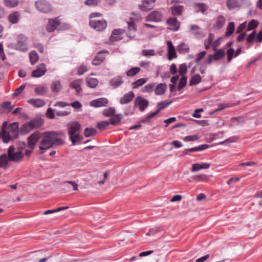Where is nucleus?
<instances>
[{
    "label": "nucleus",
    "instance_id": "obj_35",
    "mask_svg": "<svg viewBox=\"0 0 262 262\" xmlns=\"http://www.w3.org/2000/svg\"><path fill=\"white\" fill-rule=\"evenodd\" d=\"M172 103V101H170L168 102H165L164 101H161L159 102L157 104V107H158V109L156 111L153 112L154 113H156V115L160 112V111L162 110L165 108L167 106H168L169 105L171 104Z\"/></svg>",
    "mask_w": 262,
    "mask_h": 262
},
{
    "label": "nucleus",
    "instance_id": "obj_61",
    "mask_svg": "<svg viewBox=\"0 0 262 262\" xmlns=\"http://www.w3.org/2000/svg\"><path fill=\"white\" fill-rule=\"evenodd\" d=\"M56 111L54 110L52 108H48L47 111L46 115L50 119H54L55 115L54 112H56Z\"/></svg>",
    "mask_w": 262,
    "mask_h": 262
},
{
    "label": "nucleus",
    "instance_id": "obj_12",
    "mask_svg": "<svg viewBox=\"0 0 262 262\" xmlns=\"http://www.w3.org/2000/svg\"><path fill=\"white\" fill-rule=\"evenodd\" d=\"M190 31L196 38H202L204 37V33L201 30L199 26L196 25H190L189 26Z\"/></svg>",
    "mask_w": 262,
    "mask_h": 262
},
{
    "label": "nucleus",
    "instance_id": "obj_11",
    "mask_svg": "<svg viewBox=\"0 0 262 262\" xmlns=\"http://www.w3.org/2000/svg\"><path fill=\"white\" fill-rule=\"evenodd\" d=\"M61 29V24L58 18L50 19L47 26V30L51 32L55 30H59Z\"/></svg>",
    "mask_w": 262,
    "mask_h": 262
},
{
    "label": "nucleus",
    "instance_id": "obj_51",
    "mask_svg": "<svg viewBox=\"0 0 262 262\" xmlns=\"http://www.w3.org/2000/svg\"><path fill=\"white\" fill-rule=\"evenodd\" d=\"M142 55L146 57H149L150 56H153L155 55V51L154 49L150 50H143L141 51Z\"/></svg>",
    "mask_w": 262,
    "mask_h": 262
},
{
    "label": "nucleus",
    "instance_id": "obj_38",
    "mask_svg": "<svg viewBox=\"0 0 262 262\" xmlns=\"http://www.w3.org/2000/svg\"><path fill=\"white\" fill-rule=\"evenodd\" d=\"M201 81V76L199 74H196L191 77L189 81V85L190 86L196 85L199 84Z\"/></svg>",
    "mask_w": 262,
    "mask_h": 262
},
{
    "label": "nucleus",
    "instance_id": "obj_45",
    "mask_svg": "<svg viewBox=\"0 0 262 262\" xmlns=\"http://www.w3.org/2000/svg\"><path fill=\"white\" fill-rule=\"evenodd\" d=\"M213 55V59L218 60L222 58L225 56V51L223 49H220L215 52Z\"/></svg>",
    "mask_w": 262,
    "mask_h": 262
},
{
    "label": "nucleus",
    "instance_id": "obj_18",
    "mask_svg": "<svg viewBox=\"0 0 262 262\" xmlns=\"http://www.w3.org/2000/svg\"><path fill=\"white\" fill-rule=\"evenodd\" d=\"M167 24L171 27L170 30L177 31L179 29L180 24L175 17H170L167 20Z\"/></svg>",
    "mask_w": 262,
    "mask_h": 262
},
{
    "label": "nucleus",
    "instance_id": "obj_55",
    "mask_svg": "<svg viewBox=\"0 0 262 262\" xmlns=\"http://www.w3.org/2000/svg\"><path fill=\"white\" fill-rule=\"evenodd\" d=\"M156 115V113H151L149 115H148L146 117L142 118L140 120V122L142 123L148 122L150 121V120L154 117Z\"/></svg>",
    "mask_w": 262,
    "mask_h": 262
},
{
    "label": "nucleus",
    "instance_id": "obj_1",
    "mask_svg": "<svg viewBox=\"0 0 262 262\" xmlns=\"http://www.w3.org/2000/svg\"><path fill=\"white\" fill-rule=\"evenodd\" d=\"M18 127V123L15 122L9 125L7 130L3 132L1 137L4 143H8L17 138L19 131Z\"/></svg>",
    "mask_w": 262,
    "mask_h": 262
},
{
    "label": "nucleus",
    "instance_id": "obj_23",
    "mask_svg": "<svg viewBox=\"0 0 262 262\" xmlns=\"http://www.w3.org/2000/svg\"><path fill=\"white\" fill-rule=\"evenodd\" d=\"M28 103L35 107H40L45 105L43 100L38 98H31L27 100Z\"/></svg>",
    "mask_w": 262,
    "mask_h": 262
},
{
    "label": "nucleus",
    "instance_id": "obj_40",
    "mask_svg": "<svg viewBox=\"0 0 262 262\" xmlns=\"http://www.w3.org/2000/svg\"><path fill=\"white\" fill-rule=\"evenodd\" d=\"M235 26L233 22H230L228 23L227 27V30L225 33L226 36L231 35L234 31Z\"/></svg>",
    "mask_w": 262,
    "mask_h": 262
},
{
    "label": "nucleus",
    "instance_id": "obj_37",
    "mask_svg": "<svg viewBox=\"0 0 262 262\" xmlns=\"http://www.w3.org/2000/svg\"><path fill=\"white\" fill-rule=\"evenodd\" d=\"M34 92L37 95L43 96L48 92V88L44 86H39L34 89Z\"/></svg>",
    "mask_w": 262,
    "mask_h": 262
},
{
    "label": "nucleus",
    "instance_id": "obj_41",
    "mask_svg": "<svg viewBox=\"0 0 262 262\" xmlns=\"http://www.w3.org/2000/svg\"><path fill=\"white\" fill-rule=\"evenodd\" d=\"M214 38V35L213 34L210 33L207 39L205 41V47L206 49H209L211 45H212L213 40Z\"/></svg>",
    "mask_w": 262,
    "mask_h": 262
},
{
    "label": "nucleus",
    "instance_id": "obj_39",
    "mask_svg": "<svg viewBox=\"0 0 262 262\" xmlns=\"http://www.w3.org/2000/svg\"><path fill=\"white\" fill-rule=\"evenodd\" d=\"M30 62L32 65H34L38 60V55L36 51H32L29 54Z\"/></svg>",
    "mask_w": 262,
    "mask_h": 262
},
{
    "label": "nucleus",
    "instance_id": "obj_64",
    "mask_svg": "<svg viewBox=\"0 0 262 262\" xmlns=\"http://www.w3.org/2000/svg\"><path fill=\"white\" fill-rule=\"evenodd\" d=\"M255 41L259 43L262 42V29L255 36Z\"/></svg>",
    "mask_w": 262,
    "mask_h": 262
},
{
    "label": "nucleus",
    "instance_id": "obj_36",
    "mask_svg": "<svg viewBox=\"0 0 262 262\" xmlns=\"http://www.w3.org/2000/svg\"><path fill=\"white\" fill-rule=\"evenodd\" d=\"M171 13L173 15H180L183 10V6L180 5L174 6L171 7Z\"/></svg>",
    "mask_w": 262,
    "mask_h": 262
},
{
    "label": "nucleus",
    "instance_id": "obj_5",
    "mask_svg": "<svg viewBox=\"0 0 262 262\" xmlns=\"http://www.w3.org/2000/svg\"><path fill=\"white\" fill-rule=\"evenodd\" d=\"M8 155L10 161L19 162L24 157V154L21 150H18L15 151V148L14 145H11L8 150Z\"/></svg>",
    "mask_w": 262,
    "mask_h": 262
},
{
    "label": "nucleus",
    "instance_id": "obj_33",
    "mask_svg": "<svg viewBox=\"0 0 262 262\" xmlns=\"http://www.w3.org/2000/svg\"><path fill=\"white\" fill-rule=\"evenodd\" d=\"M62 88L61 82L59 80H55L51 85L52 91L54 93L59 92Z\"/></svg>",
    "mask_w": 262,
    "mask_h": 262
},
{
    "label": "nucleus",
    "instance_id": "obj_62",
    "mask_svg": "<svg viewBox=\"0 0 262 262\" xmlns=\"http://www.w3.org/2000/svg\"><path fill=\"white\" fill-rule=\"evenodd\" d=\"M199 139L196 135H189L185 137L184 141L186 142L193 141L197 140Z\"/></svg>",
    "mask_w": 262,
    "mask_h": 262
},
{
    "label": "nucleus",
    "instance_id": "obj_17",
    "mask_svg": "<svg viewBox=\"0 0 262 262\" xmlns=\"http://www.w3.org/2000/svg\"><path fill=\"white\" fill-rule=\"evenodd\" d=\"M135 97L133 92L130 91L124 94L120 99L119 102L121 104H125L130 102Z\"/></svg>",
    "mask_w": 262,
    "mask_h": 262
},
{
    "label": "nucleus",
    "instance_id": "obj_50",
    "mask_svg": "<svg viewBox=\"0 0 262 262\" xmlns=\"http://www.w3.org/2000/svg\"><path fill=\"white\" fill-rule=\"evenodd\" d=\"M115 113V108L114 107H110L105 109L103 112V115L106 117L113 116Z\"/></svg>",
    "mask_w": 262,
    "mask_h": 262
},
{
    "label": "nucleus",
    "instance_id": "obj_26",
    "mask_svg": "<svg viewBox=\"0 0 262 262\" xmlns=\"http://www.w3.org/2000/svg\"><path fill=\"white\" fill-rule=\"evenodd\" d=\"M30 122H27L25 123L20 128V133L23 134H27L33 129Z\"/></svg>",
    "mask_w": 262,
    "mask_h": 262
},
{
    "label": "nucleus",
    "instance_id": "obj_29",
    "mask_svg": "<svg viewBox=\"0 0 262 262\" xmlns=\"http://www.w3.org/2000/svg\"><path fill=\"white\" fill-rule=\"evenodd\" d=\"M30 122L32 125L33 129L40 127L44 123L43 120L39 117L34 118Z\"/></svg>",
    "mask_w": 262,
    "mask_h": 262
},
{
    "label": "nucleus",
    "instance_id": "obj_3",
    "mask_svg": "<svg viewBox=\"0 0 262 262\" xmlns=\"http://www.w3.org/2000/svg\"><path fill=\"white\" fill-rule=\"evenodd\" d=\"M54 133L52 132H47L41 133L42 139L39 144L38 147L41 150V153H44L45 151L53 146V138Z\"/></svg>",
    "mask_w": 262,
    "mask_h": 262
},
{
    "label": "nucleus",
    "instance_id": "obj_20",
    "mask_svg": "<svg viewBox=\"0 0 262 262\" xmlns=\"http://www.w3.org/2000/svg\"><path fill=\"white\" fill-rule=\"evenodd\" d=\"M124 31L123 29H119L114 30L111 36L110 40L112 41H116L121 39V35L123 34Z\"/></svg>",
    "mask_w": 262,
    "mask_h": 262
},
{
    "label": "nucleus",
    "instance_id": "obj_57",
    "mask_svg": "<svg viewBox=\"0 0 262 262\" xmlns=\"http://www.w3.org/2000/svg\"><path fill=\"white\" fill-rule=\"evenodd\" d=\"M1 106L4 109L8 108L9 111L11 110L14 107V106L11 105V102L10 101L2 103Z\"/></svg>",
    "mask_w": 262,
    "mask_h": 262
},
{
    "label": "nucleus",
    "instance_id": "obj_34",
    "mask_svg": "<svg viewBox=\"0 0 262 262\" xmlns=\"http://www.w3.org/2000/svg\"><path fill=\"white\" fill-rule=\"evenodd\" d=\"M86 83L88 86L95 88L98 84V80L95 78L88 77L86 79Z\"/></svg>",
    "mask_w": 262,
    "mask_h": 262
},
{
    "label": "nucleus",
    "instance_id": "obj_43",
    "mask_svg": "<svg viewBox=\"0 0 262 262\" xmlns=\"http://www.w3.org/2000/svg\"><path fill=\"white\" fill-rule=\"evenodd\" d=\"M18 3V0H4L5 5L9 8H13L17 6Z\"/></svg>",
    "mask_w": 262,
    "mask_h": 262
},
{
    "label": "nucleus",
    "instance_id": "obj_22",
    "mask_svg": "<svg viewBox=\"0 0 262 262\" xmlns=\"http://www.w3.org/2000/svg\"><path fill=\"white\" fill-rule=\"evenodd\" d=\"M225 22V17L222 15H220L217 17L213 28L216 30H220L224 26Z\"/></svg>",
    "mask_w": 262,
    "mask_h": 262
},
{
    "label": "nucleus",
    "instance_id": "obj_48",
    "mask_svg": "<svg viewBox=\"0 0 262 262\" xmlns=\"http://www.w3.org/2000/svg\"><path fill=\"white\" fill-rule=\"evenodd\" d=\"M259 25V21L256 19L251 20L248 25L247 30L248 31L252 30L256 28Z\"/></svg>",
    "mask_w": 262,
    "mask_h": 262
},
{
    "label": "nucleus",
    "instance_id": "obj_16",
    "mask_svg": "<svg viewBox=\"0 0 262 262\" xmlns=\"http://www.w3.org/2000/svg\"><path fill=\"white\" fill-rule=\"evenodd\" d=\"M194 11L196 13H201L203 14H206V11L209 7L204 3H195L193 5Z\"/></svg>",
    "mask_w": 262,
    "mask_h": 262
},
{
    "label": "nucleus",
    "instance_id": "obj_47",
    "mask_svg": "<svg viewBox=\"0 0 262 262\" xmlns=\"http://www.w3.org/2000/svg\"><path fill=\"white\" fill-rule=\"evenodd\" d=\"M147 81V79L142 78L139 79L133 83V88L137 89L139 86L143 85Z\"/></svg>",
    "mask_w": 262,
    "mask_h": 262
},
{
    "label": "nucleus",
    "instance_id": "obj_6",
    "mask_svg": "<svg viewBox=\"0 0 262 262\" xmlns=\"http://www.w3.org/2000/svg\"><path fill=\"white\" fill-rule=\"evenodd\" d=\"M27 37L25 35L21 34L18 35L17 42L15 45L16 49L21 52H26L27 50Z\"/></svg>",
    "mask_w": 262,
    "mask_h": 262
},
{
    "label": "nucleus",
    "instance_id": "obj_4",
    "mask_svg": "<svg viewBox=\"0 0 262 262\" xmlns=\"http://www.w3.org/2000/svg\"><path fill=\"white\" fill-rule=\"evenodd\" d=\"M100 15L101 14L99 13H93L90 16V26L97 31H102L107 26V23L105 20L93 19Z\"/></svg>",
    "mask_w": 262,
    "mask_h": 262
},
{
    "label": "nucleus",
    "instance_id": "obj_44",
    "mask_svg": "<svg viewBox=\"0 0 262 262\" xmlns=\"http://www.w3.org/2000/svg\"><path fill=\"white\" fill-rule=\"evenodd\" d=\"M53 132L54 133L53 136H52V138H53L52 141H53V145H60L63 144V141H62V140L60 138H58L57 137V136L58 135H59V134L58 133H57L56 132Z\"/></svg>",
    "mask_w": 262,
    "mask_h": 262
},
{
    "label": "nucleus",
    "instance_id": "obj_9",
    "mask_svg": "<svg viewBox=\"0 0 262 262\" xmlns=\"http://www.w3.org/2000/svg\"><path fill=\"white\" fill-rule=\"evenodd\" d=\"M163 14L159 10H155L150 12L145 18L146 21L158 23L162 20Z\"/></svg>",
    "mask_w": 262,
    "mask_h": 262
},
{
    "label": "nucleus",
    "instance_id": "obj_54",
    "mask_svg": "<svg viewBox=\"0 0 262 262\" xmlns=\"http://www.w3.org/2000/svg\"><path fill=\"white\" fill-rule=\"evenodd\" d=\"M187 72V67L186 64L183 63L179 67V73L181 75H184Z\"/></svg>",
    "mask_w": 262,
    "mask_h": 262
},
{
    "label": "nucleus",
    "instance_id": "obj_14",
    "mask_svg": "<svg viewBox=\"0 0 262 262\" xmlns=\"http://www.w3.org/2000/svg\"><path fill=\"white\" fill-rule=\"evenodd\" d=\"M108 100L105 98H100L93 100L90 102V105L95 107H100L107 106Z\"/></svg>",
    "mask_w": 262,
    "mask_h": 262
},
{
    "label": "nucleus",
    "instance_id": "obj_25",
    "mask_svg": "<svg viewBox=\"0 0 262 262\" xmlns=\"http://www.w3.org/2000/svg\"><path fill=\"white\" fill-rule=\"evenodd\" d=\"M210 164L207 163H194L192 165L191 171L192 172L198 171L202 169H208Z\"/></svg>",
    "mask_w": 262,
    "mask_h": 262
},
{
    "label": "nucleus",
    "instance_id": "obj_13",
    "mask_svg": "<svg viewBox=\"0 0 262 262\" xmlns=\"http://www.w3.org/2000/svg\"><path fill=\"white\" fill-rule=\"evenodd\" d=\"M47 69L45 63H41L37 66L36 69L32 73V76L38 78L43 76L46 72Z\"/></svg>",
    "mask_w": 262,
    "mask_h": 262
},
{
    "label": "nucleus",
    "instance_id": "obj_24",
    "mask_svg": "<svg viewBox=\"0 0 262 262\" xmlns=\"http://www.w3.org/2000/svg\"><path fill=\"white\" fill-rule=\"evenodd\" d=\"M123 83V80L120 76H117L112 78L109 83L113 89H116L120 86Z\"/></svg>",
    "mask_w": 262,
    "mask_h": 262
},
{
    "label": "nucleus",
    "instance_id": "obj_56",
    "mask_svg": "<svg viewBox=\"0 0 262 262\" xmlns=\"http://www.w3.org/2000/svg\"><path fill=\"white\" fill-rule=\"evenodd\" d=\"M235 51L233 48H229L227 51V60L228 62H230L233 57Z\"/></svg>",
    "mask_w": 262,
    "mask_h": 262
},
{
    "label": "nucleus",
    "instance_id": "obj_15",
    "mask_svg": "<svg viewBox=\"0 0 262 262\" xmlns=\"http://www.w3.org/2000/svg\"><path fill=\"white\" fill-rule=\"evenodd\" d=\"M166 44L167 46L168 59L169 60H171L177 56L176 49L170 40L167 41Z\"/></svg>",
    "mask_w": 262,
    "mask_h": 262
},
{
    "label": "nucleus",
    "instance_id": "obj_19",
    "mask_svg": "<svg viewBox=\"0 0 262 262\" xmlns=\"http://www.w3.org/2000/svg\"><path fill=\"white\" fill-rule=\"evenodd\" d=\"M108 53V51L104 50L103 51L99 52L94 59L92 64L94 66L100 65L102 61L104 60L105 57L103 55V53Z\"/></svg>",
    "mask_w": 262,
    "mask_h": 262
},
{
    "label": "nucleus",
    "instance_id": "obj_59",
    "mask_svg": "<svg viewBox=\"0 0 262 262\" xmlns=\"http://www.w3.org/2000/svg\"><path fill=\"white\" fill-rule=\"evenodd\" d=\"M256 36V31H253L252 33L248 35L246 38V41L248 43H251L253 41V40Z\"/></svg>",
    "mask_w": 262,
    "mask_h": 262
},
{
    "label": "nucleus",
    "instance_id": "obj_21",
    "mask_svg": "<svg viewBox=\"0 0 262 262\" xmlns=\"http://www.w3.org/2000/svg\"><path fill=\"white\" fill-rule=\"evenodd\" d=\"M167 86L166 83H161L155 87V94L156 95H162L165 93Z\"/></svg>",
    "mask_w": 262,
    "mask_h": 262
},
{
    "label": "nucleus",
    "instance_id": "obj_7",
    "mask_svg": "<svg viewBox=\"0 0 262 262\" xmlns=\"http://www.w3.org/2000/svg\"><path fill=\"white\" fill-rule=\"evenodd\" d=\"M148 105V100L141 96L137 97L134 101V107H138L141 112L144 111Z\"/></svg>",
    "mask_w": 262,
    "mask_h": 262
},
{
    "label": "nucleus",
    "instance_id": "obj_49",
    "mask_svg": "<svg viewBox=\"0 0 262 262\" xmlns=\"http://www.w3.org/2000/svg\"><path fill=\"white\" fill-rule=\"evenodd\" d=\"M121 117V114H114L110 119L111 123L113 125L117 124L120 121Z\"/></svg>",
    "mask_w": 262,
    "mask_h": 262
},
{
    "label": "nucleus",
    "instance_id": "obj_46",
    "mask_svg": "<svg viewBox=\"0 0 262 262\" xmlns=\"http://www.w3.org/2000/svg\"><path fill=\"white\" fill-rule=\"evenodd\" d=\"M141 69L139 67H133L128 70L126 74L127 76L133 77L140 72Z\"/></svg>",
    "mask_w": 262,
    "mask_h": 262
},
{
    "label": "nucleus",
    "instance_id": "obj_31",
    "mask_svg": "<svg viewBox=\"0 0 262 262\" xmlns=\"http://www.w3.org/2000/svg\"><path fill=\"white\" fill-rule=\"evenodd\" d=\"M82 83L81 79H77L73 81L70 84V86L75 89L77 93H79L81 91V84Z\"/></svg>",
    "mask_w": 262,
    "mask_h": 262
},
{
    "label": "nucleus",
    "instance_id": "obj_32",
    "mask_svg": "<svg viewBox=\"0 0 262 262\" xmlns=\"http://www.w3.org/2000/svg\"><path fill=\"white\" fill-rule=\"evenodd\" d=\"M226 5L229 10H233L239 6L238 0H226Z\"/></svg>",
    "mask_w": 262,
    "mask_h": 262
},
{
    "label": "nucleus",
    "instance_id": "obj_28",
    "mask_svg": "<svg viewBox=\"0 0 262 262\" xmlns=\"http://www.w3.org/2000/svg\"><path fill=\"white\" fill-rule=\"evenodd\" d=\"M127 24L128 29L129 30V32L127 33V36L130 38H133L135 37L134 33L137 31L135 24L134 21H132L128 22Z\"/></svg>",
    "mask_w": 262,
    "mask_h": 262
},
{
    "label": "nucleus",
    "instance_id": "obj_60",
    "mask_svg": "<svg viewBox=\"0 0 262 262\" xmlns=\"http://www.w3.org/2000/svg\"><path fill=\"white\" fill-rule=\"evenodd\" d=\"M110 123L107 121H102L101 122H99L97 124V127L100 129L103 130L106 127L109 125Z\"/></svg>",
    "mask_w": 262,
    "mask_h": 262
},
{
    "label": "nucleus",
    "instance_id": "obj_63",
    "mask_svg": "<svg viewBox=\"0 0 262 262\" xmlns=\"http://www.w3.org/2000/svg\"><path fill=\"white\" fill-rule=\"evenodd\" d=\"M25 88V85H21L19 87H18L17 89H16L15 91V92L13 94V96H17L18 95H19L24 90Z\"/></svg>",
    "mask_w": 262,
    "mask_h": 262
},
{
    "label": "nucleus",
    "instance_id": "obj_8",
    "mask_svg": "<svg viewBox=\"0 0 262 262\" xmlns=\"http://www.w3.org/2000/svg\"><path fill=\"white\" fill-rule=\"evenodd\" d=\"M41 134L39 132H36L32 134L27 140L28 147L31 149H33L36 146V143L41 138Z\"/></svg>",
    "mask_w": 262,
    "mask_h": 262
},
{
    "label": "nucleus",
    "instance_id": "obj_42",
    "mask_svg": "<svg viewBox=\"0 0 262 262\" xmlns=\"http://www.w3.org/2000/svg\"><path fill=\"white\" fill-rule=\"evenodd\" d=\"M156 85V83H151L145 85L142 89V92L143 93H150L155 91V87Z\"/></svg>",
    "mask_w": 262,
    "mask_h": 262
},
{
    "label": "nucleus",
    "instance_id": "obj_53",
    "mask_svg": "<svg viewBox=\"0 0 262 262\" xmlns=\"http://www.w3.org/2000/svg\"><path fill=\"white\" fill-rule=\"evenodd\" d=\"M186 83L187 78L185 76L182 77L179 82L177 88L178 90L180 91L183 89L185 86Z\"/></svg>",
    "mask_w": 262,
    "mask_h": 262
},
{
    "label": "nucleus",
    "instance_id": "obj_10",
    "mask_svg": "<svg viewBox=\"0 0 262 262\" xmlns=\"http://www.w3.org/2000/svg\"><path fill=\"white\" fill-rule=\"evenodd\" d=\"M37 10L43 13H48L51 10V5L45 0H39L35 3Z\"/></svg>",
    "mask_w": 262,
    "mask_h": 262
},
{
    "label": "nucleus",
    "instance_id": "obj_2",
    "mask_svg": "<svg viewBox=\"0 0 262 262\" xmlns=\"http://www.w3.org/2000/svg\"><path fill=\"white\" fill-rule=\"evenodd\" d=\"M80 128L81 125L78 122L72 123L68 128L69 138L73 145H75L78 141L82 139L79 133Z\"/></svg>",
    "mask_w": 262,
    "mask_h": 262
},
{
    "label": "nucleus",
    "instance_id": "obj_58",
    "mask_svg": "<svg viewBox=\"0 0 262 262\" xmlns=\"http://www.w3.org/2000/svg\"><path fill=\"white\" fill-rule=\"evenodd\" d=\"M71 109L69 108L67 111H56V114L58 116H66L69 115L71 113Z\"/></svg>",
    "mask_w": 262,
    "mask_h": 262
},
{
    "label": "nucleus",
    "instance_id": "obj_52",
    "mask_svg": "<svg viewBox=\"0 0 262 262\" xmlns=\"http://www.w3.org/2000/svg\"><path fill=\"white\" fill-rule=\"evenodd\" d=\"M96 133V130L94 128H86L84 131V135L86 137H90Z\"/></svg>",
    "mask_w": 262,
    "mask_h": 262
},
{
    "label": "nucleus",
    "instance_id": "obj_30",
    "mask_svg": "<svg viewBox=\"0 0 262 262\" xmlns=\"http://www.w3.org/2000/svg\"><path fill=\"white\" fill-rule=\"evenodd\" d=\"M20 18V14L18 12H14L8 16L9 20L12 24L18 22Z\"/></svg>",
    "mask_w": 262,
    "mask_h": 262
},
{
    "label": "nucleus",
    "instance_id": "obj_27",
    "mask_svg": "<svg viewBox=\"0 0 262 262\" xmlns=\"http://www.w3.org/2000/svg\"><path fill=\"white\" fill-rule=\"evenodd\" d=\"M9 158L8 155L3 154L0 156V168L6 169L8 167Z\"/></svg>",
    "mask_w": 262,
    "mask_h": 262
}]
</instances>
